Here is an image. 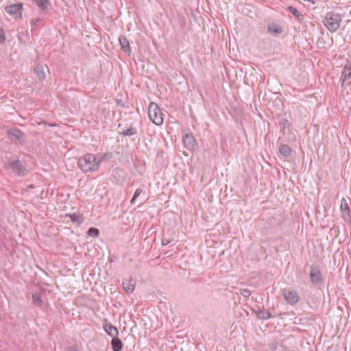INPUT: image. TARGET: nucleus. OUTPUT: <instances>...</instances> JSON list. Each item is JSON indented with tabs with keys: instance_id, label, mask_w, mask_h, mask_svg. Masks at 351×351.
<instances>
[{
	"instance_id": "1",
	"label": "nucleus",
	"mask_w": 351,
	"mask_h": 351,
	"mask_svg": "<svg viewBox=\"0 0 351 351\" xmlns=\"http://www.w3.org/2000/svg\"><path fill=\"white\" fill-rule=\"evenodd\" d=\"M77 165L84 173L93 172L99 169L96 155L93 154H86L80 157Z\"/></svg>"
},
{
	"instance_id": "2",
	"label": "nucleus",
	"mask_w": 351,
	"mask_h": 351,
	"mask_svg": "<svg viewBox=\"0 0 351 351\" xmlns=\"http://www.w3.org/2000/svg\"><path fill=\"white\" fill-rule=\"evenodd\" d=\"M342 17L339 14L330 12L326 14L322 21L330 32H335L339 29Z\"/></svg>"
},
{
	"instance_id": "3",
	"label": "nucleus",
	"mask_w": 351,
	"mask_h": 351,
	"mask_svg": "<svg viewBox=\"0 0 351 351\" xmlns=\"http://www.w3.org/2000/svg\"><path fill=\"white\" fill-rule=\"evenodd\" d=\"M149 118L156 125H160L163 123V114L161 109L154 102H151L149 105Z\"/></svg>"
},
{
	"instance_id": "4",
	"label": "nucleus",
	"mask_w": 351,
	"mask_h": 351,
	"mask_svg": "<svg viewBox=\"0 0 351 351\" xmlns=\"http://www.w3.org/2000/svg\"><path fill=\"white\" fill-rule=\"evenodd\" d=\"M5 168L17 176L23 177L27 173L25 166L19 159L7 162Z\"/></svg>"
},
{
	"instance_id": "5",
	"label": "nucleus",
	"mask_w": 351,
	"mask_h": 351,
	"mask_svg": "<svg viewBox=\"0 0 351 351\" xmlns=\"http://www.w3.org/2000/svg\"><path fill=\"white\" fill-rule=\"evenodd\" d=\"M23 8V3H19L16 4H12L7 5L5 10L10 15L13 16L15 19L21 18L22 16L21 10Z\"/></svg>"
},
{
	"instance_id": "6",
	"label": "nucleus",
	"mask_w": 351,
	"mask_h": 351,
	"mask_svg": "<svg viewBox=\"0 0 351 351\" xmlns=\"http://www.w3.org/2000/svg\"><path fill=\"white\" fill-rule=\"evenodd\" d=\"M310 279L312 284L317 285L323 282L321 271L317 266H312L310 271Z\"/></svg>"
},
{
	"instance_id": "7",
	"label": "nucleus",
	"mask_w": 351,
	"mask_h": 351,
	"mask_svg": "<svg viewBox=\"0 0 351 351\" xmlns=\"http://www.w3.org/2000/svg\"><path fill=\"white\" fill-rule=\"evenodd\" d=\"M182 141L184 147L188 150H194L197 147L196 140L192 134H184Z\"/></svg>"
},
{
	"instance_id": "8",
	"label": "nucleus",
	"mask_w": 351,
	"mask_h": 351,
	"mask_svg": "<svg viewBox=\"0 0 351 351\" xmlns=\"http://www.w3.org/2000/svg\"><path fill=\"white\" fill-rule=\"evenodd\" d=\"M8 136L12 141L16 140L21 144L24 142V134L18 128H12L8 131Z\"/></svg>"
},
{
	"instance_id": "9",
	"label": "nucleus",
	"mask_w": 351,
	"mask_h": 351,
	"mask_svg": "<svg viewBox=\"0 0 351 351\" xmlns=\"http://www.w3.org/2000/svg\"><path fill=\"white\" fill-rule=\"evenodd\" d=\"M283 296L286 301L291 305L295 304L299 300V295L295 291L285 290Z\"/></svg>"
},
{
	"instance_id": "10",
	"label": "nucleus",
	"mask_w": 351,
	"mask_h": 351,
	"mask_svg": "<svg viewBox=\"0 0 351 351\" xmlns=\"http://www.w3.org/2000/svg\"><path fill=\"white\" fill-rule=\"evenodd\" d=\"M351 79V66H346L342 72H341V86H350V82L346 83V81Z\"/></svg>"
},
{
	"instance_id": "11",
	"label": "nucleus",
	"mask_w": 351,
	"mask_h": 351,
	"mask_svg": "<svg viewBox=\"0 0 351 351\" xmlns=\"http://www.w3.org/2000/svg\"><path fill=\"white\" fill-rule=\"evenodd\" d=\"M119 41L123 51L130 56L131 54L132 51L130 45V42L128 39L126 38V36L124 35L120 36L119 38Z\"/></svg>"
},
{
	"instance_id": "12",
	"label": "nucleus",
	"mask_w": 351,
	"mask_h": 351,
	"mask_svg": "<svg viewBox=\"0 0 351 351\" xmlns=\"http://www.w3.org/2000/svg\"><path fill=\"white\" fill-rule=\"evenodd\" d=\"M122 285H123L124 291L127 293H131L134 290L136 280L131 278L130 279H123L122 281Z\"/></svg>"
},
{
	"instance_id": "13",
	"label": "nucleus",
	"mask_w": 351,
	"mask_h": 351,
	"mask_svg": "<svg viewBox=\"0 0 351 351\" xmlns=\"http://www.w3.org/2000/svg\"><path fill=\"white\" fill-rule=\"evenodd\" d=\"M267 31L271 34H280L282 32V27L277 23H269L267 25Z\"/></svg>"
},
{
	"instance_id": "14",
	"label": "nucleus",
	"mask_w": 351,
	"mask_h": 351,
	"mask_svg": "<svg viewBox=\"0 0 351 351\" xmlns=\"http://www.w3.org/2000/svg\"><path fill=\"white\" fill-rule=\"evenodd\" d=\"M104 328L105 331L106 332V333L112 338L117 337V335L119 334V331H118L117 328L115 326H114L110 324H106L104 326Z\"/></svg>"
},
{
	"instance_id": "15",
	"label": "nucleus",
	"mask_w": 351,
	"mask_h": 351,
	"mask_svg": "<svg viewBox=\"0 0 351 351\" xmlns=\"http://www.w3.org/2000/svg\"><path fill=\"white\" fill-rule=\"evenodd\" d=\"M111 345L113 351H121L123 348V343L117 337L112 339Z\"/></svg>"
},
{
	"instance_id": "16",
	"label": "nucleus",
	"mask_w": 351,
	"mask_h": 351,
	"mask_svg": "<svg viewBox=\"0 0 351 351\" xmlns=\"http://www.w3.org/2000/svg\"><path fill=\"white\" fill-rule=\"evenodd\" d=\"M287 9L292 13V14L295 17L298 22H303L304 15L300 12H299L295 7L290 5L288 7Z\"/></svg>"
},
{
	"instance_id": "17",
	"label": "nucleus",
	"mask_w": 351,
	"mask_h": 351,
	"mask_svg": "<svg viewBox=\"0 0 351 351\" xmlns=\"http://www.w3.org/2000/svg\"><path fill=\"white\" fill-rule=\"evenodd\" d=\"M34 73L39 80H43L45 78V73L44 67L41 65H37L34 69Z\"/></svg>"
},
{
	"instance_id": "18",
	"label": "nucleus",
	"mask_w": 351,
	"mask_h": 351,
	"mask_svg": "<svg viewBox=\"0 0 351 351\" xmlns=\"http://www.w3.org/2000/svg\"><path fill=\"white\" fill-rule=\"evenodd\" d=\"M112 157V154L110 152L102 154L98 156L96 155V160H97V162L98 163V168L99 167V165L102 162L107 160L111 158Z\"/></svg>"
},
{
	"instance_id": "19",
	"label": "nucleus",
	"mask_w": 351,
	"mask_h": 351,
	"mask_svg": "<svg viewBox=\"0 0 351 351\" xmlns=\"http://www.w3.org/2000/svg\"><path fill=\"white\" fill-rule=\"evenodd\" d=\"M32 302L35 306H36L39 308L42 307L43 300L41 298L40 293H32Z\"/></svg>"
},
{
	"instance_id": "20",
	"label": "nucleus",
	"mask_w": 351,
	"mask_h": 351,
	"mask_svg": "<svg viewBox=\"0 0 351 351\" xmlns=\"http://www.w3.org/2000/svg\"><path fill=\"white\" fill-rule=\"evenodd\" d=\"M279 152L284 156H289L291 154V149L288 145H281L279 147Z\"/></svg>"
},
{
	"instance_id": "21",
	"label": "nucleus",
	"mask_w": 351,
	"mask_h": 351,
	"mask_svg": "<svg viewBox=\"0 0 351 351\" xmlns=\"http://www.w3.org/2000/svg\"><path fill=\"white\" fill-rule=\"evenodd\" d=\"M256 315L259 319L263 320H267L271 317L269 311L261 309L256 311Z\"/></svg>"
},
{
	"instance_id": "22",
	"label": "nucleus",
	"mask_w": 351,
	"mask_h": 351,
	"mask_svg": "<svg viewBox=\"0 0 351 351\" xmlns=\"http://www.w3.org/2000/svg\"><path fill=\"white\" fill-rule=\"evenodd\" d=\"M67 216L70 217L71 221L73 223L80 224L84 221V218L78 214H69Z\"/></svg>"
},
{
	"instance_id": "23",
	"label": "nucleus",
	"mask_w": 351,
	"mask_h": 351,
	"mask_svg": "<svg viewBox=\"0 0 351 351\" xmlns=\"http://www.w3.org/2000/svg\"><path fill=\"white\" fill-rule=\"evenodd\" d=\"M35 4L42 10L45 11L48 8V0H33Z\"/></svg>"
},
{
	"instance_id": "24",
	"label": "nucleus",
	"mask_w": 351,
	"mask_h": 351,
	"mask_svg": "<svg viewBox=\"0 0 351 351\" xmlns=\"http://www.w3.org/2000/svg\"><path fill=\"white\" fill-rule=\"evenodd\" d=\"M137 130L135 128H130L121 132L122 136H131L133 135H136L137 134Z\"/></svg>"
},
{
	"instance_id": "25",
	"label": "nucleus",
	"mask_w": 351,
	"mask_h": 351,
	"mask_svg": "<svg viewBox=\"0 0 351 351\" xmlns=\"http://www.w3.org/2000/svg\"><path fill=\"white\" fill-rule=\"evenodd\" d=\"M99 231L96 228H90L87 231V234L90 237H96L99 235Z\"/></svg>"
},
{
	"instance_id": "26",
	"label": "nucleus",
	"mask_w": 351,
	"mask_h": 351,
	"mask_svg": "<svg viewBox=\"0 0 351 351\" xmlns=\"http://www.w3.org/2000/svg\"><path fill=\"white\" fill-rule=\"evenodd\" d=\"M343 218L345 221L348 222H351V210L350 209H347V210H343L341 212Z\"/></svg>"
},
{
	"instance_id": "27",
	"label": "nucleus",
	"mask_w": 351,
	"mask_h": 351,
	"mask_svg": "<svg viewBox=\"0 0 351 351\" xmlns=\"http://www.w3.org/2000/svg\"><path fill=\"white\" fill-rule=\"evenodd\" d=\"M340 209H341V212H343V210H347V209H350L349 206L346 202V200L344 197H343L341 200Z\"/></svg>"
},
{
	"instance_id": "28",
	"label": "nucleus",
	"mask_w": 351,
	"mask_h": 351,
	"mask_svg": "<svg viewBox=\"0 0 351 351\" xmlns=\"http://www.w3.org/2000/svg\"><path fill=\"white\" fill-rule=\"evenodd\" d=\"M239 291L240 294L246 298H248L252 293L251 291L247 289H241Z\"/></svg>"
},
{
	"instance_id": "29",
	"label": "nucleus",
	"mask_w": 351,
	"mask_h": 351,
	"mask_svg": "<svg viewBox=\"0 0 351 351\" xmlns=\"http://www.w3.org/2000/svg\"><path fill=\"white\" fill-rule=\"evenodd\" d=\"M142 191H143V190H142L141 189H139V188H138V189H137L135 191V192H134V195H133V197H132V199H131V201H130V203H131L132 204H134V202L135 199H136V198H137V197L141 195V193H142Z\"/></svg>"
},
{
	"instance_id": "30",
	"label": "nucleus",
	"mask_w": 351,
	"mask_h": 351,
	"mask_svg": "<svg viewBox=\"0 0 351 351\" xmlns=\"http://www.w3.org/2000/svg\"><path fill=\"white\" fill-rule=\"evenodd\" d=\"M5 40V32L3 29H0V43H4Z\"/></svg>"
},
{
	"instance_id": "31",
	"label": "nucleus",
	"mask_w": 351,
	"mask_h": 351,
	"mask_svg": "<svg viewBox=\"0 0 351 351\" xmlns=\"http://www.w3.org/2000/svg\"><path fill=\"white\" fill-rule=\"evenodd\" d=\"M171 241L170 239H162V245H168L169 243H170Z\"/></svg>"
},
{
	"instance_id": "32",
	"label": "nucleus",
	"mask_w": 351,
	"mask_h": 351,
	"mask_svg": "<svg viewBox=\"0 0 351 351\" xmlns=\"http://www.w3.org/2000/svg\"><path fill=\"white\" fill-rule=\"evenodd\" d=\"M280 124H282L283 128H285L286 127H287L289 125V121L287 119H284L282 121Z\"/></svg>"
},
{
	"instance_id": "33",
	"label": "nucleus",
	"mask_w": 351,
	"mask_h": 351,
	"mask_svg": "<svg viewBox=\"0 0 351 351\" xmlns=\"http://www.w3.org/2000/svg\"><path fill=\"white\" fill-rule=\"evenodd\" d=\"M38 21H40V19H33L32 21V25H36Z\"/></svg>"
},
{
	"instance_id": "34",
	"label": "nucleus",
	"mask_w": 351,
	"mask_h": 351,
	"mask_svg": "<svg viewBox=\"0 0 351 351\" xmlns=\"http://www.w3.org/2000/svg\"><path fill=\"white\" fill-rule=\"evenodd\" d=\"M66 351H77V350L73 347H69Z\"/></svg>"
},
{
	"instance_id": "35",
	"label": "nucleus",
	"mask_w": 351,
	"mask_h": 351,
	"mask_svg": "<svg viewBox=\"0 0 351 351\" xmlns=\"http://www.w3.org/2000/svg\"><path fill=\"white\" fill-rule=\"evenodd\" d=\"M50 126H56V123H53V124H49Z\"/></svg>"
},
{
	"instance_id": "36",
	"label": "nucleus",
	"mask_w": 351,
	"mask_h": 351,
	"mask_svg": "<svg viewBox=\"0 0 351 351\" xmlns=\"http://www.w3.org/2000/svg\"><path fill=\"white\" fill-rule=\"evenodd\" d=\"M350 14L351 15V10H350Z\"/></svg>"
}]
</instances>
